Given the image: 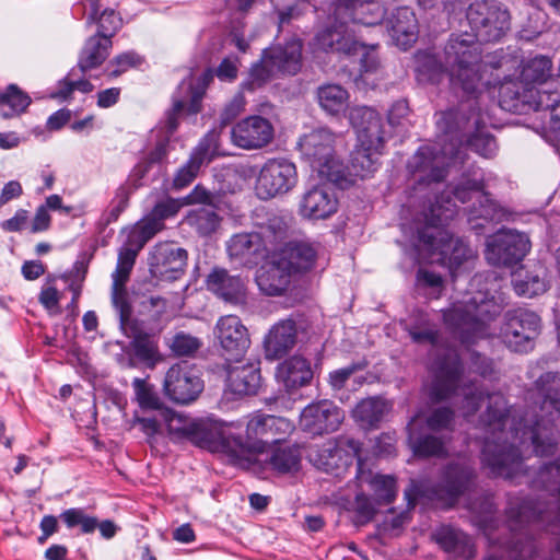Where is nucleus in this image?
Wrapping results in <instances>:
<instances>
[{
  "label": "nucleus",
  "mask_w": 560,
  "mask_h": 560,
  "mask_svg": "<svg viewBox=\"0 0 560 560\" xmlns=\"http://www.w3.org/2000/svg\"><path fill=\"white\" fill-rule=\"evenodd\" d=\"M500 218V206L487 190L479 197L478 205L474 203L468 210V222L478 235L483 234L485 223L498 222Z\"/></svg>",
  "instance_id": "nucleus-43"
},
{
  "label": "nucleus",
  "mask_w": 560,
  "mask_h": 560,
  "mask_svg": "<svg viewBox=\"0 0 560 560\" xmlns=\"http://www.w3.org/2000/svg\"><path fill=\"white\" fill-rule=\"evenodd\" d=\"M296 277L272 252L256 272L255 281L259 290L268 296H281Z\"/></svg>",
  "instance_id": "nucleus-24"
},
{
  "label": "nucleus",
  "mask_w": 560,
  "mask_h": 560,
  "mask_svg": "<svg viewBox=\"0 0 560 560\" xmlns=\"http://www.w3.org/2000/svg\"><path fill=\"white\" fill-rule=\"evenodd\" d=\"M136 400L142 411H160L166 408L161 400L153 384L149 383L147 378L136 377L132 381Z\"/></svg>",
  "instance_id": "nucleus-53"
},
{
  "label": "nucleus",
  "mask_w": 560,
  "mask_h": 560,
  "mask_svg": "<svg viewBox=\"0 0 560 560\" xmlns=\"http://www.w3.org/2000/svg\"><path fill=\"white\" fill-rule=\"evenodd\" d=\"M214 332L223 350L226 374L219 404L221 409L232 410L245 399V326L238 316L224 315L218 319Z\"/></svg>",
  "instance_id": "nucleus-6"
},
{
  "label": "nucleus",
  "mask_w": 560,
  "mask_h": 560,
  "mask_svg": "<svg viewBox=\"0 0 560 560\" xmlns=\"http://www.w3.org/2000/svg\"><path fill=\"white\" fill-rule=\"evenodd\" d=\"M59 518L68 529L80 527L82 535L93 534L97 525V517L85 513L82 508L67 509L60 513Z\"/></svg>",
  "instance_id": "nucleus-56"
},
{
  "label": "nucleus",
  "mask_w": 560,
  "mask_h": 560,
  "mask_svg": "<svg viewBox=\"0 0 560 560\" xmlns=\"http://www.w3.org/2000/svg\"><path fill=\"white\" fill-rule=\"evenodd\" d=\"M163 388L172 401L187 405L196 400L205 388L201 371L195 363L179 361L167 370Z\"/></svg>",
  "instance_id": "nucleus-15"
},
{
  "label": "nucleus",
  "mask_w": 560,
  "mask_h": 560,
  "mask_svg": "<svg viewBox=\"0 0 560 560\" xmlns=\"http://www.w3.org/2000/svg\"><path fill=\"white\" fill-rule=\"evenodd\" d=\"M206 289L217 298L231 304L245 303V284L241 275L230 272L214 266L205 279Z\"/></svg>",
  "instance_id": "nucleus-29"
},
{
  "label": "nucleus",
  "mask_w": 560,
  "mask_h": 560,
  "mask_svg": "<svg viewBox=\"0 0 560 560\" xmlns=\"http://www.w3.org/2000/svg\"><path fill=\"white\" fill-rule=\"evenodd\" d=\"M289 427L290 422L282 417L260 411L253 413L247 420V469L257 460L256 455L265 453L272 436L279 438L278 434H284Z\"/></svg>",
  "instance_id": "nucleus-18"
},
{
  "label": "nucleus",
  "mask_w": 560,
  "mask_h": 560,
  "mask_svg": "<svg viewBox=\"0 0 560 560\" xmlns=\"http://www.w3.org/2000/svg\"><path fill=\"white\" fill-rule=\"evenodd\" d=\"M185 108V102L176 95L172 96V105L163 115L160 121L161 129L164 131V137L159 138L154 147L142 159L151 166H161L166 162L170 152L171 137L177 131L179 127V117ZM160 172V170H158Z\"/></svg>",
  "instance_id": "nucleus-25"
},
{
  "label": "nucleus",
  "mask_w": 560,
  "mask_h": 560,
  "mask_svg": "<svg viewBox=\"0 0 560 560\" xmlns=\"http://www.w3.org/2000/svg\"><path fill=\"white\" fill-rule=\"evenodd\" d=\"M547 289L546 280L532 272H526L524 278L514 281V290L520 296L534 298L542 294Z\"/></svg>",
  "instance_id": "nucleus-64"
},
{
  "label": "nucleus",
  "mask_w": 560,
  "mask_h": 560,
  "mask_svg": "<svg viewBox=\"0 0 560 560\" xmlns=\"http://www.w3.org/2000/svg\"><path fill=\"white\" fill-rule=\"evenodd\" d=\"M214 75L215 71L212 68H207L201 72L196 81L183 80L178 84L172 96H179L185 102V108L182 116L196 118V116L201 113L206 91Z\"/></svg>",
  "instance_id": "nucleus-35"
},
{
  "label": "nucleus",
  "mask_w": 560,
  "mask_h": 560,
  "mask_svg": "<svg viewBox=\"0 0 560 560\" xmlns=\"http://www.w3.org/2000/svg\"><path fill=\"white\" fill-rule=\"evenodd\" d=\"M288 229V215L272 209L258 236L261 240L273 243L282 240L285 236Z\"/></svg>",
  "instance_id": "nucleus-61"
},
{
  "label": "nucleus",
  "mask_w": 560,
  "mask_h": 560,
  "mask_svg": "<svg viewBox=\"0 0 560 560\" xmlns=\"http://www.w3.org/2000/svg\"><path fill=\"white\" fill-rule=\"evenodd\" d=\"M481 88H485L492 96L497 93L498 104L503 110L517 115L528 114L532 110L539 91L535 86L524 83L520 78L509 74H504L503 78L497 74L493 82L490 80L482 82L480 74L476 91L471 93L462 91L469 96H476Z\"/></svg>",
  "instance_id": "nucleus-12"
},
{
  "label": "nucleus",
  "mask_w": 560,
  "mask_h": 560,
  "mask_svg": "<svg viewBox=\"0 0 560 560\" xmlns=\"http://www.w3.org/2000/svg\"><path fill=\"white\" fill-rule=\"evenodd\" d=\"M475 508V522L479 529L482 530L491 546H504L505 544L499 538L492 536L493 532L498 529L500 520L497 516V505L493 499L489 495L480 497L476 501Z\"/></svg>",
  "instance_id": "nucleus-42"
},
{
  "label": "nucleus",
  "mask_w": 560,
  "mask_h": 560,
  "mask_svg": "<svg viewBox=\"0 0 560 560\" xmlns=\"http://www.w3.org/2000/svg\"><path fill=\"white\" fill-rule=\"evenodd\" d=\"M533 491L547 493L549 500L524 498L517 505L506 509L510 529L516 525L541 523L552 529L560 527V453L548 463H544L527 482Z\"/></svg>",
  "instance_id": "nucleus-5"
},
{
  "label": "nucleus",
  "mask_w": 560,
  "mask_h": 560,
  "mask_svg": "<svg viewBox=\"0 0 560 560\" xmlns=\"http://www.w3.org/2000/svg\"><path fill=\"white\" fill-rule=\"evenodd\" d=\"M145 62V57L133 49L122 51L110 60L109 65L114 66V69L109 71L108 77L117 78L130 69L141 68Z\"/></svg>",
  "instance_id": "nucleus-63"
},
{
  "label": "nucleus",
  "mask_w": 560,
  "mask_h": 560,
  "mask_svg": "<svg viewBox=\"0 0 560 560\" xmlns=\"http://www.w3.org/2000/svg\"><path fill=\"white\" fill-rule=\"evenodd\" d=\"M362 446L360 440L340 435L318 446L310 455L311 462L318 469L336 477L347 472L355 464V478L363 481L365 460L361 456Z\"/></svg>",
  "instance_id": "nucleus-10"
},
{
  "label": "nucleus",
  "mask_w": 560,
  "mask_h": 560,
  "mask_svg": "<svg viewBox=\"0 0 560 560\" xmlns=\"http://www.w3.org/2000/svg\"><path fill=\"white\" fill-rule=\"evenodd\" d=\"M335 133L328 128H317L301 138L299 145L322 177L346 188L351 180L346 178L343 163L335 153Z\"/></svg>",
  "instance_id": "nucleus-9"
},
{
  "label": "nucleus",
  "mask_w": 560,
  "mask_h": 560,
  "mask_svg": "<svg viewBox=\"0 0 560 560\" xmlns=\"http://www.w3.org/2000/svg\"><path fill=\"white\" fill-rule=\"evenodd\" d=\"M486 190V182L482 174H474L472 178L467 177V173H464L462 180L455 185L451 191L452 196L460 203H466L471 200L474 194H480Z\"/></svg>",
  "instance_id": "nucleus-59"
},
{
  "label": "nucleus",
  "mask_w": 560,
  "mask_h": 560,
  "mask_svg": "<svg viewBox=\"0 0 560 560\" xmlns=\"http://www.w3.org/2000/svg\"><path fill=\"white\" fill-rule=\"evenodd\" d=\"M387 404L380 397L362 399L353 410L354 419L364 428L375 429L387 412Z\"/></svg>",
  "instance_id": "nucleus-46"
},
{
  "label": "nucleus",
  "mask_w": 560,
  "mask_h": 560,
  "mask_svg": "<svg viewBox=\"0 0 560 560\" xmlns=\"http://www.w3.org/2000/svg\"><path fill=\"white\" fill-rule=\"evenodd\" d=\"M434 374L462 385L465 374L464 361L457 352L444 353L435 360Z\"/></svg>",
  "instance_id": "nucleus-52"
},
{
  "label": "nucleus",
  "mask_w": 560,
  "mask_h": 560,
  "mask_svg": "<svg viewBox=\"0 0 560 560\" xmlns=\"http://www.w3.org/2000/svg\"><path fill=\"white\" fill-rule=\"evenodd\" d=\"M161 416L165 422L167 433L172 440L188 441L189 435L186 434L185 431L190 428V422L192 419L179 415L167 407L163 410Z\"/></svg>",
  "instance_id": "nucleus-60"
},
{
  "label": "nucleus",
  "mask_w": 560,
  "mask_h": 560,
  "mask_svg": "<svg viewBox=\"0 0 560 560\" xmlns=\"http://www.w3.org/2000/svg\"><path fill=\"white\" fill-rule=\"evenodd\" d=\"M477 471L467 460H451L440 469L438 480L430 488V498L443 510L455 508L460 498L475 490Z\"/></svg>",
  "instance_id": "nucleus-11"
},
{
  "label": "nucleus",
  "mask_w": 560,
  "mask_h": 560,
  "mask_svg": "<svg viewBox=\"0 0 560 560\" xmlns=\"http://www.w3.org/2000/svg\"><path fill=\"white\" fill-rule=\"evenodd\" d=\"M371 470H364L362 482H370L378 503H392L397 495L396 479L389 475H376L371 477Z\"/></svg>",
  "instance_id": "nucleus-57"
},
{
  "label": "nucleus",
  "mask_w": 560,
  "mask_h": 560,
  "mask_svg": "<svg viewBox=\"0 0 560 560\" xmlns=\"http://www.w3.org/2000/svg\"><path fill=\"white\" fill-rule=\"evenodd\" d=\"M187 260L188 253L185 248L171 242H161L149 253V272L159 281L173 282L185 275Z\"/></svg>",
  "instance_id": "nucleus-19"
},
{
  "label": "nucleus",
  "mask_w": 560,
  "mask_h": 560,
  "mask_svg": "<svg viewBox=\"0 0 560 560\" xmlns=\"http://www.w3.org/2000/svg\"><path fill=\"white\" fill-rule=\"evenodd\" d=\"M317 98L326 113L338 115L346 108L349 94L341 85L331 83L318 88Z\"/></svg>",
  "instance_id": "nucleus-50"
},
{
  "label": "nucleus",
  "mask_w": 560,
  "mask_h": 560,
  "mask_svg": "<svg viewBox=\"0 0 560 560\" xmlns=\"http://www.w3.org/2000/svg\"><path fill=\"white\" fill-rule=\"evenodd\" d=\"M264 454H266L265 463L278 475L295 474L301 468V447L283 438L272 436L271 444Z\"/></svg>",
  "instance_id": "nucleus-30"
},
{
  "label": "nucleus",
  "mask_w": 560,
  "mask_h": 560,
  "mask_svg": "<svg viewBox=\"0 0 560 560\" xmlns=\"http://www.w3.org/2000/svg\"><path fill=\"white\" fill-rule=\"evenodd\" d=\"M303 43L291 37L262 49L260 59L247 70V90L260 88L278 75H295L302 69Z\"/></svg>",
  "instance_id": "nucleus-8"
},
{
  "label": "nucleus",
  "mask_w": 560,
  "mask_h": 560,
  "mask_svg": "<svg viewBox=\"0 0 560 560\" xmlns=\"http://www.w3.org/2000/svg\"><path fill=\"white\" fill-rule=\"evenodd\" d=\"M509 416L510 408L503 396L489 397L488 406L481 418L492 432L493 438L485 439L480 459L493 477L515 481L520 477H529L532 469L524 465L523 455L517 445L497 436V433L500 435L504 433Z\"/></svg>",
  "instance_id": "nucleus-4"
},
{
  "label": "nucleus",
  "mask_w": 560,
  "mask_h": 560,
  "mask_svg": "<svg viewBox=\"0 0 560 560\" xmlns=\"http://www.w3.org/2000/svg\"><path fill=\"white\" fill-rule=\"evenodd\" d=\"M296 183L298 171L292 161L269 159L256 178L255 194L261 200H269L289 192Z\"/></svg>",
  "instance_id": "nucleus-16"
},
{
  "label": "nucleus",
  "mask_w": 560,
  "mask_h": 560,
  "mask_svg": "<svg viewBox=\"0 0 560 560\" xmlns=\"http://www.w3.org/2000/svg\"><path fill=\"white\" fill-rule=\"evenodd\" d=\"M296 335L294 319L285 318L276 323L264 341L266 358L270 360L284 358L295 345Z\"/></svg>",
  "instance_id": "nucleus-37"
},
{
  "label": "nucleus",
  "mask_w": 560,
  "mask_h": 560,
  "mask_svg": "<svg viewBox=\"0 0 560 560\" xmlns=\"http://www.w3.org/2000/svg\"><path fill=\"white\" fill-rule=\"evenodd\" d=\"M435 161V152L429 145H421L418 148L416 153L412 156L411 162H409V167L412 172H422L429 170V173L421 177L419 183H440L445 177V172L443 168L433 165Z\"/></svg>",
  "instance_id": "nucleus-45"
},
{
  "label": "nucleus",
  "mask_w": 560,
  "mask_h": 560,
  "mask_svg": "<svg viewBox=\"0 0 560 560\" xmlns=\"http://www.w3.org/2000/svg\"><path fill=\"white\" fill-rule=\"evenodd\" d=\"M416 78L420 83H439L444 74V67L436 55L422 50L415 56Z\"/></svg>",
  "instance_id": "nucleus-47"
},
{
  "label": "nucleus",
  "mask_w": 560,
  "mask_h": 560,
  "mask_svg": "<svg viewBox=\"0 0 560 560\" xmlns=\"http://www.w3.org/2000/svg\"><path fill=\"white\" fill-rule=\"evenodd\" d=\"M358 142L384 147L385 130L381 114L370 106H355L349 115Z\"/></svg>",
  "instance_id": "nucleus-28"
},
{
  "label": "nucleus",
  "mask_w": 560,
  "mask_h": 560,
  "mask_svg": "<svg viewBox=\"0 0 560 560\" xmlns=\"http://www.w3.org/2000/svg\"><path fill=\"white\" fill-rule=\"evenodd\" d=\"M331 4L337 18L365 26L381 24L386 15L385 8L375 0H332Z\"/></svg>",
  "instance_id": "nucleus-26"
},
{
  "label": "nucleus",
  "mask_w": 560,
  "mask_h": 560,
  "mask_svg": "<svg viewBox=\"0 0 560 560\" xmlns=\"http://www.w3.org/2000/svg\"><path fill=\"white\" fill-rule=\"evenodd\" d=\"M273 136V126L267 118L257 115L247 116V150L266 147Z\"/></svg>",
  "instance_id": "nucleus-49"
},
{
  "label": "nucleus",
  "mask_w": 560,
  "mask_h": 560,
  "mask_svg": "<svg viewBox=\"0 0 560 560\" xmlns=\"http://www.w3.org/2000/svg\"><path fill=\"white\" fill-rule=\"evenodd\" d=\"M112 39H103L98 35L88 37L79 51L74 67L84 75L91 70L100 68L110 55Z\"/></svg>",
  "instance_id": "nucleus-41"
},
{
  "label": "nucleus",
  "mask_w": 560,
  "mask_h": 560,
  "mask_svg": "<svg viewBox=\"0 0 560 560\" xmlns=\"http://www.w3.org/2000/svg\"><path fill=\"white\" fill-rule=\"evenodd\" d=\"M382 145L360 143L351 151L347 166L343 165L345 176L351 180L348 185L352 184L354 179H349V176L354 178L364 179L372 176L380 167V155L383 154Z\"/></svg>",
  "instance_id": "nucleus-36"
},
{
  "label": "nucleus",
  "mask_w": 560,
  "mask_h": 560,
  "mask_svg": "<svg viewBox=\"0 0 560 560\" xmlns=\"http://www.w3.org/2000/svg\"><path fill=\"white\" fill-rule=\"evenodd\" d=\"M156 233V228L149 223L145 218L141 219L129 229L120 249L133 250L135 255H138L147 242H149Z\"/></svg>",
  "instance_id": "nucleus-55"
},
{
  "label": "nucleus",
  "mask_w": 560,
  "mask_h": 560,
  "mask_svg": "<svg viewBox=\"0 0 560 560\" xmlns=\"http://www.w3.org/2000/svg\"><path fill=\"white\" fill-rule=\"evenodd\" d=\"M122 332L131 338L130 348L138 362L148 368H154L161 360L159 345L154 336L144 331L141 323L132 324L130 328L122 330Z\"/></svg>",
  "instance_id": "nucleus-39"
},
{
  "label": "nucleus",
  "mask_w": 560,
  "mask_h": 560,
  "mask_svg": "<svg viewBox=\"0 0 560 560\" xmlns=\"http://www.w3.org/2000/svg\"><path fill=\"white\" fill-rule=\"evenodd\" d=\"M532 110L542 113L545 138L553 144L560 145V92L539 90Z\"/></svg>",
  "instance_id": "nucleus-32"
},
{
  "label": "nucleus",
  "mask_w": 560,
  "mask_h": 560,
  "mask_svg": "<svg viewBox=\"0 0 560 560\" xmlns=\"http://www.w3.org/2000/svg\"><path fill=\"white\" fill-rule=\"evenodd\" d=\"M541 318L526 307H515L504 313L500 337L504 345L517 353H527L535 347L540 334Z\"/></svg>",
  "instance_id": "nucleus-14"
},
{
  "label": "nucleus",
  "mask_w": 560,
  "mask_h": 560,
  "mask_svg": "<svg viewBox=\"0 0 560 560\" xmlns=\"http://www.w3.org/2000/svg\"><path fill=\"white\" fill-rule=\"evenodd\" d=\"M451 195H436L433 202L412 221V237L431 254H438L452 267H459L468 259L470 249L459 238L442 231L457 214Z\"/></svg>",
  "instance_id": "nucleus-2"
},
{
  "label": "nucleus",
  "mask_w": 560,
  "mask_h": 560,
  "mask_svg": "<svg viewBox=\"0 0 560 560\" xmlns=\"http://www.w3.org/2000/svg\"><path fill=\"white\" fill-rule=\"evenodd\" d=\"M343 411L334 401L323 399L307 405L301 412V429L313 436L329 434L338 430Z\"/></svg>",
  "instance_id": "nucleus-21"
},
{
  "label": "nucleus",
  "mask_w": 560,
  "mask_h": 560,
  "mask_svg": "<svg viewBox=\"0 0 560 560\" xmlns=\"http://www.w3.org/2000/svg\"><path fill=\"white\" fill-rule=\"evenodd\" d=\"M225 155L228 153L219 150V133L214 129L208 130L192 149L189 159L177 170L172 187L179 190L189 186L205 162H211L217 156Z\"/></svg>",
  "instance_id": "nucleus-20"
},
{
  "label": "nucleus",
  "mask_w": 560,
  "mask_h": 560,
  "mask_svg": "<svg viewBox=\"0 0 560 560\" xmlns=\"http://www.w3.org/2000/svg\"><path fill=\"white\" fill-rule=\"evenodd\" d=\"M234 423L223 422L212 417L196 418L185 431L188 442L212 454H221L240 467H245V440L233 431Z\"/></svg>",
  "instance_id": "nucleus-7"
},
{
  "label": "nucleus",
  "mask_w": 560,
  "mask_h": 560,
  "mask_svg": "<svg viewBox=\"0 0 560 560\" xmlns=\"http://www.w3.org/2000/svg\"><path fill=\"white\" fill-rule=\"evenodd\" d=\"M273 253L296 279L310 272L317 260L316 248L313 244L304 241H289Z\"/></svg>",
  "instance_id": "nucleus-31"
},
{
  "label": "nucleus",
  "mask_w": 560,
  "mask_h": 560,
  "mask_svg": "<svg viewBox=\"0 0 560 560\" xmlns=\"http://www.w3.org/2000/svg\"><path fill=\"white\" fill-rule=\"evenodd\" d=\"M466 19L471 33L451 34L444 57L452 85L471 93L480 81V44L501 39L510 28V13L498 0H481L469 4Z\"/></svg>",
  "instance_id": "nucleus-1"
},
{
  "label": "nucleus",
  "mask_w": 560,
  "mask_h": 560,
  "mask_svg": "<svg viewBox=\"0 0 560 560\" xmlns=\"http://www.w3.org/2000/svg\"><path fill=\"white\" fill-rule=\"evenodd\" d=\"M510 61L513 62V68L521 67L520 79L529 86H534L535 83L541 84L551 77L552 60L548 56L536 55L521 62L516 59L510 60L508 57L503 56L498 60L495 68L502 69Z\"/></svg>",
  "instance_id": "nucleus-38"
},
{
  "label": "nucleus",
  "mask_w": 560,
  "mask_h": 560,
  "mask_svg": "<svg viewBox=\"0 0 560 560\" xmlns=\"http://www.w3.org/2000/svg\"><path fill=\"white\" fill-rule=\"evenodd\" d=\"M459 388L460 385L433 374L431 383L428 387L429 401L432 404H441L447 401L458 394Z\"/></svg>",
  "instance_id": "nucleus-62"
},
{
  "label": "nucleus",
  "mask_w": 560,
  "mask_h": 560,
  "mask_svg": "<svg viewBox=\"0 0 560 560\" xmlns=\"http://www.w3.org/2000/svg\"><path fill=\"white\" fill-rule=\"evenodd\" d=\"M112 303L116 312L118 313L119 327L121 330H126L135 323H140L133 317V308L129 301L126 284L112 285Z\"/></svg>",
  "instance_id": "nucleus-54"
},
{
  "label": "nucleus",
  "mask_w": 560,
  "mask_h": 560,
  "mask_svg": "<svg viewBox=\"0 0 560 560\" xmlns=\"http://www.w3.org/2000/svg\"><path fill=\"white\" fill-rule=\"evenodd\" d=\"M185 223L195 230L201 237L212 235L221 223V217L213 209L205 207L190 210L185 219Z\"/></svg>",
  "instance_id": "nucleus-48"
},
{
  "label": "nucleus",
  "mask_w": 560,
  "mask_h": 560,
  "mask_svg": "<svg viewBox=\"0 0 560 560\" xmlns=\"http://www.w3.org/2000/svg\"><path fill=\"white\" fill-rule=\"evenodd\" d=\"M455 410L450 406H439L425 413L423 420H417L420 427L442 434L452 432L455 424Z\"/></svg>",
  "instance_id": "nucleus-51"
},
{
  "label": "nucleus",
  "mask_w": 560,
  "mask_h": 560,
  "mask_svg": "<svg viewBox=\"0 0 560 560\" xmlns=\"http://www.w3.org/2000/svg\"><path fill=\"white\" fill-rule=\"evenodd\" d=\"M314 40L315 46L325 52L349 58L361 55V67L366 72L374 71L377 68V60L369 56L366 46L354 37L347 22L336 20L318 31Z\"/></svg>",
  "instance_id": "nucleus-13"
},
{
  "label": "nucleus",
  "mask_w": 560,
  "mask_h": 560,
  "mask_svg": "<svg viewBox=\"0 0 560 560\" xmlns=\"http://www.w3.org/2000/svg\"><path fill=\"white\" fill-rule=\"evenodd\" d=\"M533 390L541 415L530 423L520 421V427L514 429L515 435H520L521 443L529 441L536 456L551 457L559 446L556 422H560V372L540 374L533 384Z\"/></svg>",
  "instance_id": "nucleus-3"
},
{
  "label": "nucleus",
  "mask_w": 560,
  "mask_h": 560,
  "mask_svg": "<svg viewBox=\"0 0 560 560\" xmlns=\"http://www.w3.org/2000/svg\"><path fill=\"white\" fill-rule=\"evenodd\" d=\"M530 249V241L525 233L514 230H499L487 242L486 256L497 267H513L520 264Z\"/></svg>",
  "instance_id": "nucleus-17"
},
{
  "label": "nucleus",
  "mask_w": 560,
  "mask_h": 560,
  "mask_svg": "<svg viewBox=\"0 0 560 560\" xmlns=\"http://www.w3.org/2000/svg\"><path fill=\"white\" fill-rule=\"evenodd\" d=\"M183 207L185 206L180 198L166 197L153 206L145 220L159 232L163 226V221L175 217Z\"/></svg>",
  "instance_id": "nucleus-58"
},
{
  "label": "nucleus",
  "mask_w": 560,
  "mask_h": 560,
  "mask_svg": "<svg viewBox=\"0 0 560 560\" xmlns=\"http://www.w3.org/2000/svg\"><path fill=\"white\" fill-rule=\"evenodd\" d=\"M277 376L283 383L288 393H292L311 383L313 370L307 359L292 355L279 364Z\"/></svg>",
  "instance_id": "nucleus-40"
},
{
  "label": "nucleus",
  "mask_w": 560,
  "mask_h": 560,
  "mask_svg": "<svg viewBox=\"0 0 560 560\" xmlns=\"http://www.w3.org/2000/svg\"><path fill=\"white\" fill-rule=\"evenodd\" d=\"M338 199L326 185H314L308 188L300 202V213L308 219H327L337 212Z\"/></svg>",
  "instance_id": "nucleus-33"
},
{
  "label": "nucleus",
  "mask_w": 560,
  "mask_h": 560,
  "mask_svg": "<svg viewBox=\"0 0 560 560\" xmlns=\"http://www.w3.org/2000/svg\"><path fill=\"white\" fill-rule=\"evenodd\" d=\"M31 104L32 98L28 93L15 83H10L0 90V116L4 119L21 116Z\"/></svg>",
  "instance_id": "nucleus-44"
},
{
  "label": "nucleus",
  "mask_w": 560,
  "mask_h": 560,
  "mask_svg": "<svg viewBox=\"0 0 560 560\" xmlns=\"http://www.w3.org/2000/svg\"><path fill=\"white\" fill-rule=\"evenodd\" d=\"M386 25L393 42L402 50L410 48L418 39V20L409 7L396 8L387 19Z\"/></svg>",
  "instance_id": "nucleus-34"
},
{
  "label": "nucleus",
  "mask_w": 560,
  "mask_h": 560,
  "mask_svg": "<svg viewBox=\"0 0 560 560\" xmlns=\"http://www.w3.org/2000/svg\"><path fill=\"white\" fill-rule=\"evenodd\" d=\"M77 7H82L85 14V26H96L93 35L103 39H112L122 27L120 13L112 8L102 10V0H77Z\"/></svg>",
  "instance_id": "nucleus-27"
},
{
  "label": "nucleus",
  "mask_w": 560,
  "mask_h": 560,
  "mask_svg": "<svg viewBox=\"0 0 560 560\" xmlns=\"http://www.w3.org/2000/svg\"><path fill=\"white\" fill-rule=\"evenodd\" d=\"M407 444L418 459L445 458L448 455V439L430 431L417 423L412 418L407 424Z\"/></svg>",
  "instance_id": "nucleus-23"
},
{
  "label": "nucleus",
  "mask_w": 560,
  "mask_h": 560,
  "mask_svg": "<svg viewBox=\"0 0 560 560\" xmlns=\"http://www.w3.org/2000/svg\"><path fill=\"white\" fill-rule=\"evenodd\" d=\"M485 314L482 307H477L476 313H472L467 306H455L444 311L443 320L462 345L470 347L485 330L481 318Z\"/></svg>",
  "instance_id": "nucleus-22"
}]
</instances>
